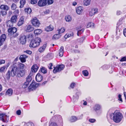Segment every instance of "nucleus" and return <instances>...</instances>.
<instances>
[{
    "instance_id": "55",
    "label": "nucleus",
    "mask_w": 126,
    "mask_h": 126,
    "mask_svg": "<svg viewBox=\"0 0 126 126\" xmlns=\"http://www.w3.org/2000/svg\"><path fill=\"white\" fill-rule=\"evenodd\" d=\"M27 38L30 39H32L33 38V35L31 34H29L28 35Z\"/></svg>"
},
{
    "instance_id": "4",
    "label": "nucleus",
    "mask_w": 126,
    "mask_h": 126,
    "mask_svg": "<svg viewBox=\"0 0 126 126\" xmlns=\"http://www.w3.org/2000/svg\"><path fill=\"white\" fill-rule=\"evenodd\" d=\"M41 41V39L38 37L32 40L30 43L29 46L33 48L37 47L40 45Z\"/></svg>"
},
{
    "instance_id": "11",
    "label": "nucleus",
    "mask_w": 126,
    "mask_h": 126,
    "mask_svg": "<svg viewBox=\"0 0 126 126\" xmlns=\"http://www.w3.org/2000/svg\"><path fill=\"white\" fill-rule=\"evenodd\" d=\"M47 4L46 0H40L38 2V5L40 7L45 6Z\"/></svg>"
},
{
    "instance_id": "44",
    "label": "nucleus",
    "mask_w": 126,
    "mask_h": 126,
    "mask_svg": "<svg viewBox=\"0 0 126 126\" xmlns=\"http://www.w3.org/2000/svg\"><path fill=\"white\" fill-rule=\"evenodd\" d=\"M7 11L6 10H1V14L3 16H5L7 14Z\"/></svg>"
},
{
    "instance_id": "24",
    "label": "nucleus",
    "mask_w": 126,
    "mask_h": 126,
    "mask_svg": "<svg viewBox=\"0 0 126 126\" xmlns=\"http://www.w3.org/2000/svg\"><path fill=\"white\" fill-rule=\"evenodd\" d=\"M53 29V27L52 25H50L49 26L47 27L45 29V30L47 32H49L52 31Z\"/></svg>"
},
{
    "instance_id": "27",
    "label": "nucleus",
    "mask_w": 126,
    "mask_h": 126,
    "mask_svg": "<svg viewBox=\"0 0 126 126\" xmlns=\"http://www.w3.org/2000/svg\"><path fill=\"white\" fill-rule=\"evenodd\" d=\"M78 119V118L75 116H72L70 118V121L71 122H74L76 121Z\"/></svg>"
},
{
    "instance_id": "7",
    "label": "nucleus",
    "mask_w": 126,
    "mask_h": 126,
    "mask_svg": "<svg viewBox=\"0 0 126 126\" xmlns=\"http://www.w3.org/2000/svg\"><path fill=\"white\" fill-rule=\"evenodd\" d=\"M0 120H2L3 122H7L9 120V116H7L5 113H3L0 114Z\"/></svg>"
},
{
    "instance_id": "18",
    "label": "nucleus",
    "mask_w": 126,
    "mask_h": 126,
    "mask_svg": "<svg viewBox=\"0 0 126 126\" xmlns=\"http://www.w3.org/2000/svg\"><path fill=\"white\" fill-rule=\"evenodd\" d=\"M17 16L14 15L13 16L11 19V20L14 23H15L17 20Z\"/></svg>"
},
{
    "instance_id": "3",
    "label": "nucleus",
    "mask_w": 126,
    "mask_h": 126,
    "mask_svg": "<svg viewBox=\"0 0 126 126\" xmlns=\"http://www.w3.org/2000/svg\"><path fill=\"white\" fill-rule=\"evenodd\" d=\"M38 68L36 65L34 64L33 65L31 68V71L30 75L26 78V82L28 83V84L32 79L31 75H32L33 73L36 72L38 69Z\"/></svg>"
},
{
    "instance_id": "34",
    "label": "nucleus",
    "mask_w": 126,
    "mask_h": 126,
    "mask_svg": "<svg viewBox=\"0 0 126 126\" xmlns=\"http://www.w3.org/2000/svg\"><path fill=\"white\" fill-rule=\"evenodd\" d=\"M85 37H82L80 38L77 39V40L78 42L80 43H81L83 42L84 40Z\"/></svg>"
},
{
    "instance_id": "22",
    "label": "nucleus",
    "mask_w": 126,
    "mask_h": 126,
    "mask_svg": "<svg viewBox=\"0 0 126 126\" xmlns=\"http://www.w3.org/2000/svg\"><path fill=\"white\" fill-rule=\"evenodd\" d=\"M76 11L77 13L79 14H80L82 11V7L81 6H79L76 9Z\"/></svg>"
},
{
    "instance_id": "56",
    "label": "nucleus",
    "mask_w": 126,
    "mask_h": 126,
    "mask_svg": "<svg viewBox=\"0 0 126 126\" xmlns=\"http://www.w3.org/2000/svg\"><path fill=\"white\" fill-rule=\"evenodd\" d=\"M75 83L74 82H73L70 85V87L72 88H74L75 86Z\"/></svg>"
},
{
    "instance_id": "19",
    "label": "nucleus",
    "mask_w": 126,
    "mask_h": 126,
    "mask_svg": "<svg viewBox=\"0 0 126 126\" xmlns=\"http://www.w3.org/2000/svg\"><path fill=\"white\" fill-rule=\"evenodd\" d=\"M37 85L36 82H32L29 87V89H31L32 88H35L36 87Z\"/></svg>"
},
{
    "instance_id": "51",
    "label": "nucleus",
    "mask_w": 126,
    "mask_h": 126,
    "mask_svg": "<svg viewBox=\"0 0 126 126\" xmlns=\"http://www.w3.org/2000/svg\"><path fill=\"white\" fill-rule=\"evenodd\" d=\"M121 95L120 94H119L118 95V99L121 102H122L123 101L122 98L121 97Z\"/></svg>"
},
{
    "instance_id": "25",
    "label": "nucleus",
    "mask_w": 126,
    "mask_h": 126,
    "mask_svg": "<svg viewBox=\"0 0 126 126\" xmlns=\"http://www.w3.org/2000/svg\"><path fill=\"white\" fill-rule=\"evenodd\" d=\"M13 90L11 89H8L6 92V95L8 96H11L13 94Z\"/></svg>"
},
{
    "instance_id": "42",
    "label": "nucleus",
    "mask_w": 126,
    "mask_h": 126,
    "mask_svg": "<svg viewBox=\"0 0 126 126\" xmlns=\"http://www.w3.org/2000/svg\"><path fill=\"white\" fill-rule=\"evenodd\" d=\"M11 9L13 10H15L16 8V4L14 3H13L11 5Z\"/></svg>"
},
{
    "instance_id": "5",
    "label": "nucleus",
    "mask_w": 126,
    "mask_h": 126,
    "mask_svg": "<svg viewBox=\"0 0 126 126\" xmlns=\"http://www.w3.org/2000/svg\"><path fill=\"white\" fill-rule=\"evenodd\" d=\"M16 31L17 29L15 27L12 28V27L11 28H8V30L9 35H13L14 37H16L18 35V34L16 33Z\"/></svg>"
},
{
    "instance_id": "17",
    "label": "nucleus",
    "mask_w": 126,
    "mask_h": 126,
    "mask_svg": "<svg viewBox=\"0 0 126 126\" xmlns=\"http://www.w3.org/2000/svg\"><path fill=\"white\" fill-rule=\"evenodd\" d=\"M24 21V18L23 17H21L20 18L19 21L17 23V25L20 26L22 25Z\"/></svg>"
},
{
    "instance_id": "38",
    "label": "nucleus",
    "mask_w": 126,
    "mask_h": 126,
    "mask_svg": "<svg viewBox=\"0 0 126 126\" xmlns=\"http://www.w3.org/2000/svg\"><path fill=\"white\" fill-rule=\"evenodd\" d=\"M65 19L66 21L68 22L70 21L71 20V16H66L65 17Z\"/></svg>"
},
{
    "instance_id": "52",
    "label": "nucleus",
    "mask_w": 126,
    "mask_h": 126,
    "mask_svg": "<svg viewBox=\"0 0 126 126\" xmlns=\"http://www.w3.org/2000/svg\"><path fill=\"white\" fill-rule=\"evenodd\" d=\"M52 63H50L49 65H48V67L49 69H52Z\"/></svg>"
},
{
    "instance_id": "9",
    "label": "nucleus",
    "mask_w": 126,
    "mask_h": 126,
    "mask_svg": "<svg viewBox=\"0 0 126 126\" xmlns=\"http://www.w3.org/2000/svg\"><path fill=\"white\" fill-rule=\"evenodd\" d=\"M20 43L23 45L25 44L26 41V36L24 35H21L19 38Z\"/></svg>"
},
{
    "instance_id": "14",
    "label": "nucleus",
    "mask_w": 126,
    "mask_h": 126,
    "mask_svg": "<svg viewBox=\"0 0 126 126\" xmlns=\"http://www.w3.org/2000/svg\"><path fill=\"white\" fill-rule=\"evenodd\" d=\"M34 29L32 26L31 25H28L26 27V31L27 32H30L32 31Z\"/></svg>"
},
{
    "instance_id": "33",
    "label": "nucleus",
    "mask_w": 126,
    "mask_h": 126,
    "mask_svg": "<svg viewBox=\"0 0 126 126\" xmlns=\"http://www.w3.org/2000/svg\"><path fill=\"white\" fill-rule=\"evenodd\" d=\"M65 31V29L64 28H61V29H59L58 30L57 32H58V33L61 34L64 32Z\"/></svg>"
},
{
    "instance_id": "36",
    "label": "nucleus",
    "mask_w": 126,
    "mask_h": 126,
    "mask_svg": "<svg viewBox=\"0 0 126 126\" xmlns=\"http://www.w3.org/2000/svg\"><path fill=\"white\" fill-rule=\"evenodd\" d=\"M25 12L28 14H30L32 11L31 9L30 8L25 9Z\"/></svg>"
},
{
    "instance_id": "64",
    "label": "nucleus",
    "mask_w": 126,
    "mask_h": 126,
    "mask_svg": "<svg viewBox=\"0 0 126 126\" xmlns=\"http://www.w3.org/2000/svg\"><path fill=\"white\" fill-rule=\"evenodd\" d=\"M49 11L48 10H47L45 11L44 12L45 14H47L49 13Z\"/></svg>"
},
{
    "instance_id": "41",
    "label": "nucleus",
    "mask_w": 126,
    "mask_h": 126,
    "mask_svg": "<svg viewBox=\"0 0 126 126\" xmlns=\"http://www.w3.org/2000/svg\"><path fill=\"white\" fill-rule=\"evenodd\" d=\"M10 72L9 71H8L6 75V77L8 79H9L10 78Z\"/></svg>"
},
{
    "instance_id": "10",
    "label": "nucleus",
    "mask_w": 126,
    "mask_h": 126,
    "mask_svg": "<svg viewBox=\"0 0 126 126\" xmlns=\"http://www.w3.org/2000/svg\"><path fill=\"white\" fill-rule=\"evenodd\" d=\"M98 9L97 8H93L90 12L89 15L90 16H92L97 13Z\"/></svg>"
},
{
    "instance_id": "12",
    "label": "nucleus",
    "mask_w": 126,
    "mask_h": 126,
    "mask_svg": "<svg viewBox=\"0 0 126 126\" xmlns=\"http://www.w3.org/2000/svg\"><path fill=\"white\" fill-rule=\"evenodd\" d=\"M35 79L38 82H40L42 81L43 77L39 73H38L36 76Z\"/></svg>"
},
{
    "instance_id": "26",
    "label": "nucleus",
    "mask_w": 126,
    "mask_h": 126,
    "mask_svg": "<svg viewBox=\"0 0 126 126\" xmlns=\"http://www.w3.org/2000/svg\"><path fill=\"white\" fill-rule=\"evenodd\" d=\"M61 36V35L58 33L54 35L52 39H59Z\"/></svg>"
},
{
    "instance_id": "54",
    "label": "nucleus",
    "mask_w": 126,
    "mask_h": 126,
    "mask_svg": "<svg viewBox=\"0 0 126 126\" xmlns=\"http://www.w3.org/2000/svg\"><path fill=\"white\" fill-rule=\"evenodd\" d=\"M5 66H3L0 69V71L1 72H3L5 70Z\"/></svg>"
},
{
    "instance_id": "15",
    "label": "nucleus",
    "mask_w": 126,
    "mask_h": 126,
    "mask_svg": "<svg viewBox=\"0 0 126 126\" xmlns=\"http://www.w3.org/2000/svg\"><path fill=\"white\" fill-rule=\"evenodd\" d=\"M47 46V44H44L43 46L40 47L38 49V51L40 53L43 52L45 50Z\"/></svg>"
},
{
    "instance_id": "57",
    "label": "nucleus",
    "mask_w": 126,
    "mask_h": 126,
    "mask_svg": "<svg viewBox=\"0 0 126 126\" xmlns=\"http://www.w3.org/2000/svg\"><path fill=\"white\" fill-rule=\"evenodd\" d=\"M89 121L91 123H94L95 121V120L94 119H89Z\"/></svg>"
},
{
    "instance_id": "60",
    "label": "nucleus",
    "mask_w": 126,
    "mask_h": 126,
    "mask_svg": "<svg viewBox=\"0 0 126 126\" xmlns=\"http://www.w3.org/2000/svg\"><path fill=\"white\" fill-rule=\"evenodd\" d=\"M26 52L28 54H31L32 53V52L30 50H27L26 51Z\"/></svg>"
},
{
    "instance_id": "46",
    "label": "nucleus",
    "mask_w": 126,
    "mask_h": 126,
    "mask_svg": "<svg viewBox=\"0 0 126 126\" xmlns=\"http://www.w3.org/2000/svg\"><path fill=\"white\" fill-rule=\"evenodd\" d=\"M24 65L22 63L20 64L19 65V69H22L24 68Z\"/></svg>"
},
{
    "instance_id": "13",
    "label": "nucleus",
    "mask_w": 126,
    "mask_h": 126,
    "mask_svg": "<svg viewBox=\"0 0 126 126\" xmlns=\"http://www.w3.org/2000/svg\"><path fill=\"white\" fill-rule=\"evenodd\" d=\"M28 57L27 55H21L19 59L20 60V61L22 63H24L26 61V59Z\"/></svg>"
},
{
    "instance_id": "21",
    "label": "nucleus",
    "mask_w": 126,
    "mask_h": 126,
    "mask_svg": "<svg viewBox=\"0 0 126 126\" xmlns=\"http://www.w3.org/2000/svg\"><path fill=\"white\" fill-rule=\"evenodd\" d=\"M20 5L19 6V8H22L24 7V5L26 3V0H20Z\"/></svg>"
},
{
    "instance_id": "45",
    "label": "nucleus",
    "mask_w": 126,
    "mask_h": 126,
    "mask_svg": "<svg viewBox=\"0 0 126 126\" xmlns=\"http://www.w3.org/2000/svg\"><path fill=\"white\" fill-rule=\"evenodd\" d=\"M53 2L54 1L53 0H47V3L48 5H50L53 4Z\"/></svg>"
},
{
    "instance_id": "30",
    "label": "nucleus",
    "mask_w": 126,
    "mask_h": 126,
    "mask_svg": "<svg viewBox=\"0 0 126 126\" xmlns=\"http://www.w3.org/2000/svg\"><path fill=\"white\" fill-rule=\"evenodd\" d=\"M73 32H71L70 33H67L64 36V38L66 39L71 36H73Z\"/></svg>"
},
{
    "instance_id": "31",
    "label": "nucleus",
    "mask_w": 126,
    "mask_h": 126,
    "mask_svg": "<svg viewBox=\"0 0 126 126\" xmlns=\"http://www.w3.org/2000/svg\"><path fill=\"white\" fill-rule=\"evenodd\" d=\"M91 0H84L83 3L86 6H88L90 4Z\"/></svg>"
},
{
    "instance_id": "49",
    "label": "nucleus",
    "mask_w": 126,
    "mask_h": 126,
    "mask_svg": "<svg viewBox=\"0 0 126 126\" xmlns=\"http://www.w3.org/2000/svg\"><path fill=\"white\" fill-rule=\"evenodd\" d=\"M49 126H58L57 124L55 122H52L49 125Z\"/></svg>"
},
{
    "instance_id": "59",
    "label": "nucleus",
    "mask_w": 126,
    "mask_h": 126,
    "mask_svg": "<svg viewBox=\"0 0 126 126\" xmlns=\"http://www.w3.org/2000/svg\"><path fill=\"white\" fill-rule=\"evenodd\" d=\"M21 110H17L16 112L17 114L18 115H20L21 114Z\"/></svg>"
},
{
    "instance_id": "48",
    "label": "nucleus",
    "mask_w": 126,
    "mask_h": 126,
    "mask_svg": "<svg viewBox=\"0 0 126 126\" xmlns=\"http://www.w3.org/2000/svg\"><path fill=\"white\" fill-rule=\"evenodd\" d=\"M121 34V32L119 30L118 31H117L116 32V35L118 36H120Z\"/></svg>"
},
{
    "instance_id": "40",
    "label": "nucleus",
    "mask_w": 126,
    "mask_h": 126,
    "mask_svg": "<svg viewBox=\"0 0 126 126\" xmlns=\"http://www.w3.org/2000/svg\"><path fill=\"white\" fill-rule=\"evenodd\" d=\"M42 72L44 74L46 73L47 72V70L46 68L44 67H42L41 68Z\"/></svg>"
},
{
    "instance_id": "37",
    "label": "nucleus",
    "mask_w": 126,
    "mask_h": 126,
    "mask_svg": "<svg viewBox=\"0 0 126 126\" xmlns=\"http://www.w3.org/2000/svg\"><path fill=\"white\" fill-rule=\"evenodd\" d=\"M82 74L85 76H88L89 73L87 70H83L82 71Z\"/></svg>"
},
{
    "instance_id": "47",
    "label": "nucleus",
    "mask_w": 126,
    "mask_h": 126,
    "mask_svg": "<svg viewBox=\"0 0 126 126\" xmlns=\"http://www.w3.org/2000/svg\"><path fill=\"white\" fill-rule=\"evenodd\" d=\"M27 126H34V124L32 123L29 122L26 124Z\"/></svg>"
},
{
    "instance_id": "62",
    "label": "nucleus",
    "mask_w": 126,
    "mask_h": 126,
    "mask_svg": "<svg viewBox=\"0 0 126 126\" xmlns=\"http://www.w3.org/2000/svg\"><path fill=\"white\" fill-rule=\"evenodd\" d=\"M121 12L119 10H118L117 12V15H119L121 14Z\"/></svg>"
},
{
    "instance_id": "32",
    "label": "nucleus",
    "mask_w": 126,
    "mask_h": 126,
    "mask_svg": "<svg viewBox=\"0 0 126 126\" xmlns=\"http://www.w3.org/2000/svg\"><path fill=\"white\" fill-rule=\"evenodd\" d=\"M42 32V30L40 29H37L35 30L34 31V33L36 35H38Z\"/></svg>"
},
{
    "instance_id": "43",
    "label": "nucleus",
    "mask_w": 126,
    "mask_h": 126,
    "mask_svg": "<svg viewBox=\"0 0 126 126\" xmlns=\"http://www.w3.org/2000/svg\"><path fill=\"white\" fill-rule=\"evenodd\" d=\"M28 85V83L27 82H25L22 86L23 88H26Z\"/></svg>"
},
{
    "instance_id": "8",
    "label": "nucleus",
    "mask_w": 126,
    "mask_h": 126,
    "mask_svg": "<svg viewBox=\"0 0 126 126\" xmlns=\"http://www.w3.org/2000/svg\"><path fill=\"white\" fill-rule=\"evenodd\" d=\"M32 25L35 27H39L40 25L39 21L35 17L32 19Z\"/></svg>"
},
{
    "instance_id": "20",
    "label": "nucleus",
    "mask_w": 126,
    "mask_h": 126,
    "mask_svg": "<svg viewBox=\"0 0 126 126\" xmlns=\"http://www.w3.org/2000/svg\"><path fill=\"white\" fill-rule=\"evenodd\" d=\"M59 56L62 57L63 55L64 52V48L63 46H61L59 50Z\"/></svg>"
},
{
    "instance_id": "35",
    "label": "nucleus",
    "mask_w": 126,
    "mask_h": 126,
    "mask_svg": "<svg viewBox=\"0 0 126 126\" xmlns=\"http://www.w3.org/2000/svg\"><path fill=\"white\" fill-rule=\"evenodd\" d=\"M94 23L92 22L89 23L87 25V28H89L90 27H93L94 26Z\"/></svg>"
},
{
    "instance_id": "29",
    "label": "nucleus",
    "mask_w": 126,
    "mask_h": 126,
    "mask_svg": "<svg viewBox=\"0 0 126 126\" xmlns=\"http://www.w3.org/2000/svg\"><path fill=\"white\" fill-rule=\"evenodd\" d=\"M93 108L94 110L95 111H96L100 110L101 108V107L100 105L98 104H96L95 106Z\"/></svg>"
},
{
    "instance_id": "50",
    "label": "nucleus",
    "mask_w": 126,
    "mask_h": 126,
    "mask_svg": "<svg viewBox=\"0 0 126 126\" xmlns=\"http://www.w3.org/2000/svg\"><path fill=\"white\" fill-rule=\"evenodd\" d=\"M37 1V0H31V3L32 4H34L36 3Z\"/></svg>"
},
{
    "instance_id": "1",
    "label": "nucleus",
    "mask_w": 126,
    "mask_h": 126,
    "mask_svg": "<svg viewBox=\"0 0 126 126\" xmlns=\"http://www.w3.org/2000/svg\"><path fill=\"white\" fill-rule=\"evenodd\" d=\"M10 73L12 77L16 75L19 77L23 76L25 74L24 71L23 70L19 69L16 66L13 67Z\"/></svg>"
},
{
    "instance_id": "63",
    "label": "nucleus",
    "mask_w": 126,
    "mask_h": 126,
    "mask_svg": "<svg viewBox=\"0 0 126 126\" xmlns=\"http://www.w3.org/2000/svg\"><path fill=\"white\" fill-rule=\"evenodd\" d=\"M124 36L126 37V28L124 30Z\"/></svg>"
},
{
    "instance_id": "39",
    "label": "nucleus",
    "mask_w": 126,
    "mask_h": 126,
    "mask_svg": "<svg viewBox=\"0 0 126 126\" xmlns=\"http://www.w3.org/2000/svg\"><path fill=\"white\" fill-rule=\"evenodd\" d=\"M47 56L48 58L50 59H51L53 58L54 55L52 53H49L48 54Z\"/></svg>"
},
{
    "instance_id": "61",
    "label": "nucleus",
    "mask_w": 126,
    "mask_h": 126,
    "mask_svg": "<svg viewBox=\"0 0 126 126\" xmlns=\"http://www.w3.org/2000/svg\"><path fill=\"white\" fill-rule=\"evenodd\" d=\"M83 115L82 114H81V115H80L78 117V119H81L82 118Z\"/></svg>"
},
{
    "instance_id": "58",
    "label": "nucleus",
    "mask_w": 126,
    "mask_h": 126,
    "mask_svg": "<svg viewBox=\"0 0 126 126\" xmlns=\"http://www.w3.org/2000/svg\"><path fill=\"white\" fill-rule=\"evenodd\" d=\"M5 61L3 60H0V65L5 63Z\"/></svg>"
},
{
    "instance_id": "53",
    "label": "nucleus",
    "mask_w": 126,
    "mask_h": 126,
    "mask_svg": "<svg viewBox=\"0 0 126 126\" xmlns=\"http://www.w3.org/2000/svg\"><path fill=\"white\" fill-rule=\"evenodd\" d=\"M126 61V57H122L120 60V62H123Z\"/></svg>"
},
{
    "instance_id": "23",
    "label": "nucleus",
    "mask_w": 126,
    "mask_h": 126,
    "mask_svg": "<svg viewBox=\"0 0 126 126\" xmlns=\"http://www.w3.org/2000/svg\"><path fill=\"white\" fill-rule=\"evenodd\" d=\"M79 94L78 93H76V94L73 95V101L74 102H77L79 98V96L78 95Z\"/></svg>"
},
{
    "instance_id": "28",
    "label": "nucleus",
    "mask_w": 126,
    "mask_h": 126,
    "mask_svg": "<svg viewBox=\"0 0 126 126\" xmlns=\"http://www.w3.org/2000/svg\"><path fill=\"white\" fill-rule=\"evenodd\" d=\"M14 24L10 20H9L7 22V27H11L13 26V24Z\"/></svg>"
},
{
    "instance_id": "6",
    "label": "nucleus",
    "mask_w": 126,
    "mask_h": 126,
    "mask_svg": "<svg viewBox=\"0 0 126 126\" xmlns=\"http://www.w3.org/2000/svg\"><path fill=\"white\" fill-rule=\"evenodd\" d=\"M64 67V66L63 64L58 65L56 67H54L53 72L55 73L57 72H60L63 70Z\"/></svg>"
},
{
    "instance_id": "2",
    "label": "nucleus",
    "mask_w": 126,
    "mask_h": 126,
    "mask_svg": "<svg viewBox=\"0 0 126 126\" xmlns=\"http://www.w3.org/2000/svg\"><path fill=\"white\" fill-rule=\"evenodd\" d=\"M113 116V119L114 122L116 123H119L123 118V115L120 112L115 111L114 113H111L110 116Z\"/></svg>"
},
{
    "instance_id": "16",
    "label": "nucleus",
    "mask_w": 126,
    "mask_h": 126,
    "mask_svg": "<svg viewBox=\"0 0 126 126\" xmlns=\"http://www.w3.org/2000/svg\"><path fill=\"white\" fill-rule=\"evenodd\" d=\"M9 7L7 5L4 4L1 5L0 6V8L1 10H4L8 11L9 9Z\"/></svg>"
}]
</instances>
